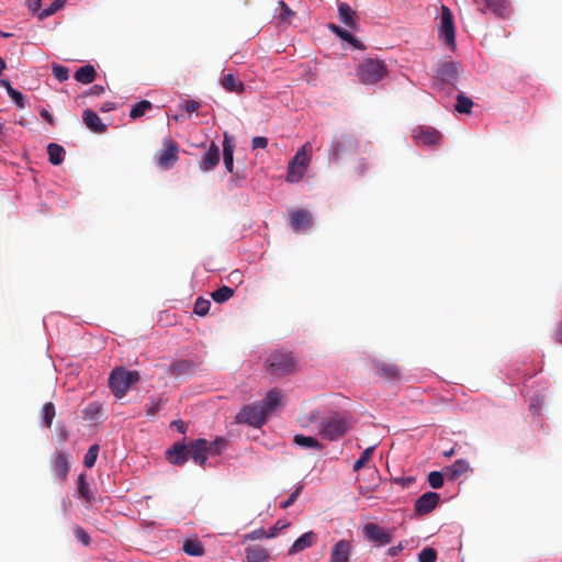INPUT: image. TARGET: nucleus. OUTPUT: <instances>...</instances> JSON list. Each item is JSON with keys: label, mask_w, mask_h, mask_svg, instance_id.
Wrapping results in <instances>:
<instances>
[{"label": "nucleus", "mask_w": 562, "mask_h": 562, "mask_svg": "<svg viewBox=\"0 0 562 562\" xmlns=\"http://www.w3.org/2000/svg\"><path fill=\"white\" fill-rule=\"evenodd\" d=\"M234 289L227 286V285H223L216 290H214L212 293H211V296L212 299L216 302V303H225L227 302L231 297L234 296Z\"/></svg>", "instance_id": "nucleus-34"}, {"label": "nucleus", "mask_w": 562, "mask_h": 562, "mask_svg": "<svg viewBox=\"0 0 562 562\" xmlns=\"http://www.w3.org/2000/svg\"><path fill=\"white\" fill-rule=\"evenodd\" d=\"M77 490L81 498H83L88 503L92 502L93 496L90 493L89 485L86 481V474L83 473H81L77 479Z\"/></svg>", "instance_id": "nucleus-35"}, {"label": "nucleus", "mask_w": 562, "mask_h": 562, "mask_svg": "<svg viewBox=\"0 0 562 562\" xmlns=\"http://www.w3.org/2000/svg\"><path fill=\"white\" fill-rule=\"evenodd\" d=\"M218 162L220 147L214 142H212L200 161V169L204 172L211 171L218 165Z\"/></svg>", "instance_id": "nucleus-18"}, {"label": "nucleus", "mask_w": 562, "mask_h": 562, "mask_svg": "<svg viewBox=\"0 0 562 562\" xmlns=\"http://www.w3.org/2000/svg\"><path fill=\"white\" fill-rule=\"evenodd\" d=\"M439 501V494L435 492H427L416 499L414 512L418 516L427 515L437 507Z\"/></svg>", "instance_id": "nucleus-10"}, {"label": "nucleus", "mask_w": 562, "mask_h": 562, "mask_svg": "<svg viewBox=\"0 0 562 562\" xmlns=\"http://www.w3.org/2000/svg\"><path fill=\"white\" fill-rule=\"evenodd\" d=\"M164 405L165 401L162 398H153L146 406V415L149 417L155 416Z\"/></svg>", "instance_id": "nucleus-46"}, {"label": "nucleus", "mask_w": 562, "mask_h": 562, "mask_svg": "<svg viewBox=\"0 0 562 562\" xmlns=\"http://www.w3.org/2000/svg\"><path fill=\"white\" fill-rule=\"evenodd\" d=\"M211 307V302L203 297H198L194 302L193 313L199 316H205Z\"/></svg>", "instance_id": "nucleus-40"}, {"label": "nucleus", "mask_w": 562, "mask_h": 562, "mask_svg": "<svg viewBox=\"0 0 562 562\" xmlns=\"http://www.w3.org/2000/svg\"><path fill=\"white\" fill-rule=\"evenodd\" d=\"M246 557L247 562H267L269 553L265 548L254 546L246 549Z\"/></svg>", "instance_id": "nucleus-30"}, {"label": "nucleus", "mask_w": 562, "mask_h": 562, "mask_svg": "<svg viewBox=\"0 0 562 562\" xmlns=\"http://www.w3.org/2000/svg\"><path fill=\"white\" fill-rule=\"evenodd\" d=\"M179 109L191 114L199 109V103L194 100H183L179 103Z\"/></svg>", "instance_id": "nucleus-53"}, {"label": "nucleus", "mask_w": 562, "mask_h": 562, "mask_svg": "<svg viewBox=\"0 0 562 562\" xmlns=\"http://www.w3.org/2000/svg\"><path fill=\"white\" fill-rule=\"evenodd\" d=\"M221 85L226 91L237 94L243 93L245 90V83L237 79L233 74H225L221 78Z\"/></svg>", "instance_id": "nucleus-26"}, {"label": "nucleus", "mask_w": 562, "mask_h": 562, "mask_svg": "<svg viewBox=\"0 0 562 562\" xmlns=\"http://www.w3.org/2000/svg\"><path fill=\"white\" fill-rule=\"evenodd\" d=\"M289 524L278 520L267 532V538H274L281 530L286 528Z\"/></svg>", "instance_id": "nucleus-54"}, {"label": "nucleus", "mask_w": 562, "mask_h": 562, "mask_svg": "<svg viewBox=\"0 0 562 562\" xmlns=\"http://www.w3.org/2000/svg\"><path fill=\"white\" fill-rule=\"evenodd\" d=\"M555 339L562 342V322L559 324L555 330Z\"/></svg>", "instance_id": "nucleus-62"}, {"label": "nucleus", "mask_w": 562, "mask_h": 562, "mask_svg": "<svg viewBox=\"0 0 562 562\" xmlns=\"http://www.w3.org/2000/svg\"><path fill=\"white\" fill-rule=\"evenodd\" d=\"M171 427H175L179 432L184 434L187 431V424L182 420H173Z\"/></svg>", "instance_id": "nucleus-58"}, {"label": "nucleus", "mask_w": 562, "mask_h": 562, "mask_svg": "<svg viewBox=\"0 0 562 562\" xmlns=\"http://www.w3.org/2000/svg\"><path fill=\"white\" fill-rule=\"evenodd\" d=\"M350 428V419L330 418L322 424L321 434L324 438L334 441L342 437Z\"/></svg>", "instance_id": "nucleus-6"}, {"label": "nucleus", "mask_w": 562, "mask_h": 562, "mask_svg": "<svg viewBox=\"0 0 562 562\" xmlns=\"http://www.w3.org/2000/svg\"><path fill=\"white\" fill-rule=\"evenodd\" d=\"M52 469H53L55 476L58 480H60V481L66 480L69 469H70V464H69V457L65 451L58 450L54 453L53 460H52Z\"/></svg>", "instance_id": "nucleus-13"}, {"label": "nucleus", "mask_w": 562, "mask_h": 562, "mask_svg": "<svg viewBox=\"0 0 562 562\" xmlns=\"http://www.w3.org/2000/svg\"><path fill=\"white\" fill-rule=\"evenodd\" d=\"M222 147H223V162H224L225 169L232 173L233 169H234L235 140H234V137L231 134H228L227 132H224Z\"/></svg>", "instance_id": "nucleus-19"}, {"label": "nucleus", "mask_w": 562, "mask_h": 562, "mask_svg": "<svg viewBox=\"0 0 562 562\" xmlns=\"http://www.w3.org/2000/svg\"><path fill=\"white\" fill-rule=\"evenodd\" d=\"M178 159V146L170 138L164 140V148L158 157V165L162 169H169Z\"/></svg>", "instance_id": "nucleus-11"}, {"label": "nucleus", "mask_w": 562, "mask_h": 562, "mask_svg": "<svg viewBox=\"0 0 562 562\" xmlns=\"http://www.w3.org/2000/svg\"><path fill=\"white\" fill-rule=\"evenodd\" d=\"M470 469V465L468 461L463 459H459L454 461V463L447 469V473L449 475V480L454 481L458 477H460L462 474L468 472Z\"/></svg>", "instance_id": "nucleus-31"}, {"label": "nucleus", "mask_w": 562, "mask_h": 562, "mask_svg": "<svg viewBox=\"0 0 562 562\" xmlns=\"http://www.w3.org/2000/svg\"><path fill=\"white\" fill-rule=\"evenodd\" d=\"M375 373L384 380H397L401 378V370L394 363L374 360Z\"/></svg>", "instance_id": "nucleus-20"}, {"label": "nucleus", "mask_w": 562, "mask_h": 562, "mask_svg": "<svg viewBox=\"0 0 562 562\" xmlns=\"http://www.w3.org/2000/svg\"><path fill=\"white\" fill-rule=\"evenodd\" d=\"M251 146L256 148H266L268 146V139L263 136H255L251 140Z\"/></svg>", "instance_id": "nucleus-56"}, {"label": "nucleus", "mask_w": 562, "mask_h": 562, "mask_svg": "<svg viewBox=\"0 0 562 562\" xmlns=\"http://www.w3.org/2000/svg\"><path fill=\"white\" fill-rule=\"evenodd\" d=\"M437 552L432 548H424L418 554L419 562H436Z\"/></svg>", "instance_id": "nucleus-47"}, {"label": "nucleus", "mask_w": 562, "mask_h": 562, "mask_svg": "<svg viewBox=\"0 0 562 562\" xmlns=\"http://www.w3.org/2000/svg\"><path fill=\"white\" fill-rule=\"evenodd\" d=\"M97 77V71L92 65H85L75 71L74 78L80 83H91Z\"/></svg>", "instance_id": "nucleus-27"}, {"label": "nucleus", "mask_w": 562, "mask_h": 562, "mask_svg": "<svg viewBox=\"0 0 562 562\" xmlns=\"http://www.w3.org/2000/svg\"><path fill=\"white\" fill-rule=\"evenodd\" d=\"M267 418L268 416L259 403L244 406L236 415L237 423L247 424L254 427L262 426Z\"/></svg>", "instance_id": "nucleus-5"}, {"label": "nucleus", "mask_w": 562, "mask_h": 562, "mask_svg": "<svg viewBox=\"0 0 562 562\" xmlns=\"http://www.w3.org/2000/svg\"><path fill=\"white\" fill-rule=\"evenodd\" d=\"M473 106V101L465 97L463 93L457 95V103L454 105L459 113L470 114Z\"/></svg>", "instance_id": "nucleus-37"}, {"label": "nucleus", "mask_w": 562, "mask_h": 562, "mask_svg": "<svg viewBox=\"0 0 562 562\" xmlns=\"http://www.w3.org/2000/svg\"><path fill=\"white\" fill-rule=\"evenodd\" d=\"M351 543L348 540H339L330 552V562H349Z\"/></svg>", "instance_id": "nucleus-21"}, {"label": "nucleus", "mask_w": 562, "mask_h": 562, "mask_svg": "<svg viewBox=\"0 0 562 562\" xmlns=\"http://www.w3.org/2000/svg\"><path fill=\"white\" fill-rule=\"evenodd\" d=\"M317 541V535L314 531H307L299 537L292 547L289 550V554H295L301 552L310 547H312Z\"/></svg>", "instance_id": "nucleus-24"}, {"label": "nucleus", "mask_w": 562, "mask_h": 562, "mask_svg": "<svg viewBox=\"0 0 562 562\" xmlns=\"http://www.w3.org/2000/svg\"><path fill=\"white\" fill-rule=\"evenodd\" d=\"M404 546L402 543H398L397 546L391 547L387 550V554L390 557H396L401 551H403Z\"/></svg>", "instance_id": "nucleus-59"}, {"label": "nucleus", "mask_w": 562, "mask_h": 562, "mask_svg": "<svg viewBox=\"0 0 562 562\" xmlns=\"http://www.w3.org/2000/svg\"><path fill=\"white\" fill-rule=\"evenodd\" d=\"M0 87L4 88L7 93L12 89V86L8 79H0Z\"/></svg>", "instance_id": "nucleus-61"}, {"label": "nucleus", "mask_w": 562, "mask_h": 562, "mask_svg": "<svg viewBox=\"0 0 562 562\" xmlns=\"http://www.w3.org/2000/svg\"><path fill=\"white\" fill-rule=\"evenodd\" d=\"M104 92V87L101 85H93L85 95H101Z\"/></svg>", "instance_id": "nucleus-57"}, {"label": "nucleus", "mask_w": 562, "mask_h": 562, "mask_svg": "<svg viewBox=\"0 0 562 562\" xmlns=\"http://www.w3.org/2000/svg\"><path fill=\"white\" fill-rule=\"evenodd\" d=\"M153 108V104L147 100H142L135 104L132 105L130 110V116L132 119H138L145 114L147 110H150Z\"/></svg>", "instance_id": "nucleus-36"}, {"label": "nucleus", "mask_w": 562, "mask_h": 562, "mask_svg": "<svg viewBox=\"0 0 562 562\" xmlns=\"http://www.w3.org/2000/svg\"><path fill=\"white\" fill-rule=\"evenodd\" d=\"M338 18L341 23L346 24L351 30H357V14L348 3L340 2L338 4Z\"/></svg>", "instance_id": "nucleus-23"}, {"label": "nucleus", "mask_w": 562, "mask_h": 562, "mask_svg": "<svg viewBox=\"0 0 562 562\" xmlns=\"http://www.w3.org/2000/svg\"><path fill=\"white\" fill-rule=\"evenodd\" d=\"M82 119L85 124L93 132L104 133L106 131V125L102 123L99 115L90 109H87L82 113Z\"/></svg>", "instance_id": "nucleus-25"}, {"label": "nucleus", "mask_w": 562, "mask_h": 562, "mask_svg": "<svg viewBox=\"0 0 562 562\" xmlns=\"http://www.w3.org/2000/svg\"><path fill=\"white\" fill-rule=\"evenodd\" d=\"M114 109H115V106H114V103H112V102H105V103L100 108V110H101L102 112H110V111H113Z\"/></svg>", "instance_id": "nucleus-60"}, {"label": "nucleus", "mask_w": 562, "mask_h": 562, "mask_svg": "<svg viewBox=\"0 0 562 562\" xmlns=\"http://www.w3.org/2000/svg\"><path fill=\"white\" fill-rule=\"evenodd\" d=\"M267 532L263 528H259L256 530H252L251 532L244 536L245 540H259L262 538H267Z\"/></svg>", "instance_id": "nucleus-55"}, {"label": "nucleus", "mask_w": 562, "mask_h": 562, "mask_svg": "<svg viewBox=\"0 0 562 562\" xmlns=\"http://www.w3.org/2000/svg\"><path fill=\"white\" fill-rule=\"evenodd\" d=\"M267 371L273 376H283L295 371L296 363L290 353H269L265 360Z\"/></svg>", "instance_id": "nucleus-3"}, {"label": "nucleus", "mask_w": 562, "mask_h": 562, "mask_svg": "<svg viewBox=\"0 0 562 562\" xmlns=\"http://www.w3.org/2000/svg\"><path fill=\"white\" fill-rule=\"evenodd\" d=\"M47 154L49 162L54 166H58L64 161L66 151L59 144L50 143L47 146Z\"/></svg>", "instance_id": "nucleus-29"}, {"label": "nucleus", "mask_w": 562, "mask_h": 562, "mask_svg": "<svg viewBox=\"0 0 562 562\" xmlns=\"http://www.w3.org/2000/svg\"><path fill=\"white\" fill-rule=\"evenodd\" d=\"M413 137L418 144L436 145L441 139V134L432 127H418L413 132Z\"/></svg>", "instance_id": "nucleus-16"}, {"label": "nucleus", "mask_w": 562, "mask_h": 562, "mask_svg": "<svg viewBox=\"0 0 562 562\" xmlns=\"http://www.w3.org/2000/svg\"><path fill=\"white\" fill-rule=\"evenodd\" d=\"M310 150H311V144L305 143L296 151L294 157L290 160L292 169L294 168V165L299 166L301 169L300 171H297V175L294 173V171L292 170L291 176H290V183H297L305 176L308 165H310V161H311V156L308 154Z\"/></svg>", "instance_id": "nucleus-7"}, {"label": "nucleus", "mask_w": 562, "mask_h": 562, "mask_svg": "<svg viewBox=\"0 0 562 562\" xmlns=\"http://www.w3.org/2000/svg\"><path fill=\"white\" fill-rule=\"evenodd\" d=\"M52 72L59 82L66 81L69 78V69L64 65L53 64Z\"/></svg>", "instance_id": "nucleus-43"}, {"label": "nucleus", "mask_w": 562, "mask_h": 562, "mask_svg": "<svg viewBox=\"0 0 562 562\" xmlns=\"http://www.w3.org/2000/svg\"><path fill=\"white\" fill-rule=\"evenodd\" d=\"M98 454H99V446L98 445H92L86 456H85V460H83V464L86 468H92L94 464H95V461H97V458H98Z\"/></svg>", "instance_id": "nucleus-41"}, {"label": "nucleus", "mask_w": 562, "mask_h": 562, "mask_svg": "<svg viewBox=\"0 0 562 562\" xmlns=\"http://www.w3.org/2000/svg\"><path fill=\"white\" fill-rule=\"evenodd\" d=\"M226 445V441L223 439V438H217L216 440L212 441V442H209L207 441V447H206V452H207V456L209 454H220L222 452V450L224 449Z\"/></svg>", "instance_id": "nucleus-45"}, {"label": "nucleus", "mask_w": 562, "mask_h": 562, "mask_svg": "<svg viewBox=\"0 0 562 562\" xmlns=\"http://www.w3.org/2000/svg\"><path fill=\"white\" fill-rule=\"evenodd\" d=\"M182 550L190 557H200L204 554V547L198 539H188L182 546Z\"/></svg>", "instance_id": "nucleus-32"}, {"label": "nucleus", "mask_w": 562, "mask_h": 562, "mask_svg": "<svg viewBox=\"0 0 562 562\" xmlns=\"http://www.w3.org/2000/svg\"><path fill=\"white\" fill-rule=\"evenodd\" d=\"M291 224L296 232H305L313 225L312 214L304 209L291 212Z\"/></svg>", "instance_id": "nucleus-17"}, {"label": "nucleus", "mask_w": 562, "mask_h": 562, "mask_svg": "<svg viewBox=\"0 0 562 562\" xmlns=\"http://www.w3.org/2000/svg\"><path fill=\"white\" fill-rule=\"evenodd\" d=\"M438 36L452 50L456 48V27L453 14L451 10L445 5L441 7L438 24Z\"/></svg>", "instance_id": "nucleus-4"}, {"label": "nucleus", "mask_w": 562, "mask_h": 562, "mask_svg": "<svg viewBox=\"0 0 562 562\" xmlns=\"http://www.w3.org/2000/svg\"><path fill=\"white\" fill-rule=\"evenodd\" d=\"M485 7L495 16L507 19L512 13V7L508 0H484Z\"/></svg>", "instance_id": "nucleus-22"}, {"label": "nucleus", "mask_w": 562, "mask_h": 562, "mask_svg": "<svg viewBox=\"0 0 562 562\" xmlns=\"http://www.w3.org/2000/svg\"><path fill=\"white\" fill-rule=\"evenodd\" d=\"M8 95L11 98V100L15 103V105L20 109H23L25 106L24 95L19 90L12 88Z\"/></svg>", "instance_id": "nucleus-50"}, {"label": "nucleus", "mask_w": 562, "mask_h": 562, "mask_svg": "<svg viewBox=\"0 0 562 562\" xmlns=\"http://www.w3.org/2000/svg\"><path fill=\"white\" fill-rule=\"evenodd\" d=\"M193 367H194V364L191 361L181 360V361H177V362L172 363L170 366V370L175 374H183V373L191 372Z\"/></svg>", "instance_id": "nucleus-39"}, {"label": "nucleus", "mask_w": 562, "mask_h": 562, "mask_svg": "<svg viewBox=\"0 0 562 562\" xmlns=\"http://www.w3.org/2000/svg\"><path fill=\"white\" fill-rule=\"evenodd\" d=\"M41 115L45 117L49 123L52 122V115L47 111H43Z\"/></svg>", "instance_id": "nucleus-64"}, {"label": "nucleus", "mask_w": 562, "mask_h": 562, "mask_svg": "<svg viewBox=\"0 0 562 562\" xmlns=\"http://www.w3.org/2000/svg\"><path fill=\"white\" fill-rule=\"evenodd\" d=\"M207 440L196 439L188 445L189 458H191L196 464L204 465L207 460Z\"/></svg>", "instance_id": "nucleus-14"}, {"label": "nucleus", "mask_w": 562, "mask_h": 562, "mask_svg": "<svg viewBox=\"0 0 562 562\" xmlns=\"http://www.w3.org/2000/svg\"><path fill=\"white\" fill-rule=\"evenodd\" d=\"M65 4V0H54L49 5L44 8L40 13V18L44 19L55 14Z\"/></svg>", "instance_id": "nucleus-42"}, {"label": "nucleus", "mask_w": 562, "mask_h": 562, "mask_svg": "<svg viewBox=\"0 0 562 562\" xmlns=\"http://www.w3.org/2000/svg\"><path fill=\"white\" fill-rule=\"evenodd\" d=\"M374 448L375 447L372 446V447H369L363 450L360 458L353 463L355 472H358L359 470H361L362 468L366 467V464L369 462V460L371 459V457L373 454Z\"/></svg>", "instance_id": "nucleus-38"}, {"label": "nucleus", "mask_w": 562, "mask_h": 562, "mask_svg": "<svg viewBox=\"0 0 562 562\" xmlns=\"http://www.w3.org/2000/svg\"><path fill=\"white\" fill-rule=\"evenodd\" d=\"M74 535L78 541H80L85 547H88L91 542L90 536L88 532L80 526H77L74 529Z\"/></svg>", "instance_id": "nucleus-49"}, {"label": "nucleus", "mask_w": 562, "mask_h": 562, "mask_svg": "<svg viewBox=\"0 0 562 562\" xmlns=\"http://www.w3.org/2000/svg\"><path fill=\"white\" fill-rule=\"evenodd\" d=\"M461 64L458 61H446L438 68V79L442 85L456 87L461 72Z\"/></svg>", "instance_id": "nucleus-8"}, {"label": "nucleus", "mask_w": 562, "mask_h": 562, "mask_svg": "<svg viewBox=\"0 0 562 562\" xmlns=\"http://www.w3.org/2000/svg\"><path fill=\"white\" fill-rule=\"evenodd\" d=\"M427 481L432 488H440L443 485V475L441 472L432 471L428 474Z\"/></svg>", "instance_id": "nucleus-48"}, {"label": "nucleus", "mask_w": 562, "mask_h": 562, "mask_svg": "<svg viewBox=\"0 0 562 562\" xmlns=\"http://www.w3.org/2000/svg\"><path fill=\"white\" fill-rule=\"evenodd\" d=\"M363 536L367 540L379 546L389 544L392 541V533L378 524L369 522L363 527Z\"/></svg>", "instance_id": "nucleus-9"}, {"label": "nucleus", "mask_w": 562, "mask_h": 562, "mask_svg": "<svg viewBox=\"0 0 562 562\" xmlns=\"http://www.w3.org/2000/svg\"><path fill=\"white\" fill-rule=\"evenodd\" d=\"M386 74V65L382 60L373 58L364 59L356 69L359 81L366 86L379 82Z\"/></svg>", "instance_id": "nucleus-1"}, {"label": "nucleus", "mask_w": 562, "mask_h": 562, "mask_svg": "<svg viewBox=\"0 0 562 562\" xmlns=\"http://www.w3.org/2000/svg\"><path fill=\"white\" fill-rule=\"evenodd\" d=\"M167 460L175 465H183L189 459L188 445L175 442L166 452Z\"/></svg>", "instance_id": "nucleus-15"}, {"label": "nucleus", "mask_w": 562, "mask_h": 562, "mask_svg": "<svg viewBox=\"0 0 562 562\" xmlns=\"http://www.w3.org/2000/svg\"><path fill=\"white\" fill-rule=\"evenodd\" d=\"M293 441L303 448H311L315 450H322L323 445L314 437L304 436V435H295Z\"/></svg>", "instance_id": "nucleus-33"}, {"label": "nucleus", "mask_w": 562, "mask_h": 562, "mask_svg": "<svg viewBox=\"0 0 562 562\" xmlns=\"http://www.w3.org/2000/svg\"><path fill=\"white\" fill-rule=\"evenodd\" d=\"M302 490H303V485H299L294 490V492H292V494L289 496V498L280 504V507L282 509H286L291 505H293L295 503V501L297 499V497L300 496V494L302 493Z\"/></svg>", "instance_id": "nucleus-52"}, {"label": "nucleus", "mask_w": 562, "mask_h": 562, "mask_svg": "<svg viewBox=\"0 0 562 562\" xmlns=\"http://www.w3.org/2000/svg\"><path fill=\"white\" fill-rule=\"evenodd\" d=\"M359 175H362L366 169H368V165L362 160L359 162Z\"/></svg>", "instance_id": "nucleus-63"}, {"label": "nucleus", "mask_w": 562, "mask_h": 562, "mask_svg": "<svg viewBox=\"0 0 562 562\" xmlns=\"http://www.w3.org/2000/svg\"><path fill=\"white\" fill-rule=\"evenodd\" d=\"M328 27L334 34H336L342 41L351 44L355 48H362L361 43L349 31L341 29L340 26L333 23L329 24Z\"/></svg>", "instance_id": "nucleus-28"}, {"label": "nucleus", "mask_w": 562, "mask_h": 562, "mask_svg": "<svg viewBox=\"0 0 562 562\" xmlns=\"http://www.w3.org/2000/svg\"><path fill=\"white\" fill-rule=\"evenodd\" d=\"M279 5L281 8V12L279 14L280 23H285L288 20L294 15V12L289 8V5L284 1H279Z\"/></svg>", "instance_id": "nucleus-51"}, {"label": "nucleus", "mask_w": 562, "mask_h": 562, "mask_svg": "<svg viewBox=\"0 0 562 562\" xmlns=\"http://www.w3.org/2000/svg\"><path fill=\"white\" fill-rule=\"evenodd\" d=\"M42 413H43V420H44V424L46 427H50L52 426V423H53V419L55 417V406L53 403H46L43 408H42Z\"/></svg>", "instance_id": "nucleus-44"}, {"label": "nucleus", "mask_w": 562, "mask_h": 562, "mask_svg": "<svg viewBox=\"0 0 562 562\" xmlns=\"http://www.w3.org/2000/svg\"><path fill=\"white\" fill-rule=\"evenodd\" d=\"M284 394L279 389H271L259 402L266 415L269 417L277 408L283 405Z\"/></svg>", "instance_id": "nucleus-12"}, {"label": "nucleus", "mask_w": 562, "mask_h": 562, "mask_svg": "<svg viewBox=\"0 0 562 562\" xmlns=\"http://www.w3.org/2000/svg\"><path fill=\"white\" fill-rule=\"evenodd\" d=\"M136 381H138V372L127 371L123 368H116L110 374L109 386L113 394L117 398H121L127 393L130 386Z\"/></svg>", "instance_id": "nucleus-2"}]
</instances>
